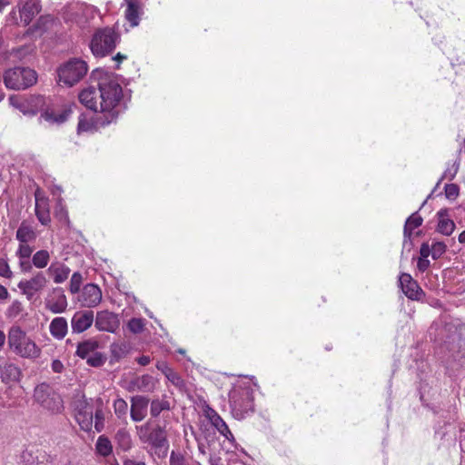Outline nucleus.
<instances>
[{"label": "nucleus", "instance_id": "obj_9", "mask_svg": "<svg viewBox=\"0 0 465 465\" xmlns=\"http://www.w3.org/2000/svg\"><path fill=\"white\" fill-rule=\"evenodd\" d=\"M75 419L81 429L90 431L93 427L94 406L83 396L75 401Z\"/></svg>", "mask_w": 465, "mask_h": 465}, {"label": "nucleus", "instance_id": "obj_49", "mask_svg": "<svg viewBox=\"0 0 465 465\" xmlns=\"http://www.w3.org/2000/svg\"><path fill=\"white\" fill-rule=\"evenodd\" d=\"M458 170H459V164L455 163L450 168L447 169L444 172L443 175L438 182L436 187H438L439 184L441 183V181L444 179H449L450 181L453 180L458 173Z\"/></svg>", "mask_w": 465, "mask_h": 465}, {"label": "nucleus", "instance_id": "obj_19", "mask_svg": "<svg viewBox=\"0 0 465 465\" xmlns=\"http://www.w3.org/2000/svg\"><path fill=\"white\" fill-rule=\"evenodd\" d=\"M98 93L95 87L89 86L80 92L79 101L88 109L98 112L100 111V104H97Z\"/></svg>", "mask_w": 465, "mask_h": 465}, {"label": "nucleus", "instance_id": "obj_21", "mask_svg": "<svg viewBox=\"0 0 465 465\" xmlns=\"http://www.w3.org/2000/svg\"><path fill=\"white\" fill-rule=\"evenodd\" d=\"M437 216L439 219L437 232L447 236L450 235L455 229V223L449 218V210L446 208L440 209Z\"/></svg>", "mask_w": 465, "mask_h": 465}, {"label": "nucleus", "instance_id": "obj_3", "mask_svg": "<svg viewBox=\"0 0 465 465\" xmlns=\"http://www.w3.org/2000/svg\"><path fill=\"white\" fill-rule=\"evenodd\" d=\"M120 41V35L112 27L97 29L92 36L90 49L96 57H104L113 53Z\"/></svg>", "mask_w": 465, "mask_h": 465}, {"label": "nucleus", "instance_id": "obj_44", "mask_svg": "<svg viewBox=\"0 0 465 465\" xmlns=\"http://www.w3.org/2000/svg\"><path fill=\"white\" fill-rule=\"evenodd\" d=\"M83 282V276L80 272H76L73 273L70 280V292L74 294L80 291L81 284Z\"/></svg>", "mask_w": 465, "mask_h": 465}, {"label": "nucleus", "instance_id": "obj_61", "mask_svg": "<svg viewBox=\"0 0 465 465\" xmlns=\"http://www.w3.org/2000/svg\"><path fill=\"white\" fill-rule=\"evenodd\" d=\"M220 460H221V459L219 457H216V456L211 455L210 458H209V461H210L211 465H218Z\"/></svg>", "mask_w": 465, "mask_h": 465}, {"label": "nucleus", "instance_id": "obj_42", "mask_svg": "<svg viewBox=\"0 0 465 465\" xmlns=\"http://www.w3.org/2000/svg\"><path fill=\"white\" fill-rule=\"evenodd\" d=\"M166 379L179 390H183L185 388V382L183 379L178 372L174 371H169Z\"/></svg>", "mask_w": 465, "mask_h": 465}, {"label": "nucleus", "instance_id": "obj_33", "mask_svg": "<svg viewBox=\"0 0 465 465\" xmlns=\"http://www.w3.org/2000/svg\"><path fill=\"white\" fill-rule=\"evenodd\" d=\"M95 412H94V428L97 431H101L104 428V413L103 411L104 401L101 398L94 401Z\"/></svg>", "mask_w": 465, "mask_h": 465}, {"label": "nucleus", "instance_id": "obj_50", "mask_svg": "<svg viewBox=\"0 0 465 465\" xmlns=\"http://www.w3.org/2000/svg\"><path fill=\"white\" fill-rule=\"evenodd\" d=\"M12 275L13 272H11L7 262L4 259H0V276L10 279Z\"/></svg>", "mask_w": 465, "mask_h": 465}, {"label": "nucleus", "instance_id": "obj_5", "mask_svg": "<svg viewBox=\"0 0 465 465\" xmlns=\"http://www.w3.org/2000/svg\"><path fill=\"white\" fill-rule=\"evenodd\" d=\"M37 81L36 72L27 67H15L5 73L4 82L7 88L24 90Z\"/></svg>", "mask_w": 465, "mask_h": 465}, {"label": "nucleus", "instance_id": "obj_55", "mask_svg": "<svg viewBox=\"0 0 465 465\" xmlns=\"http://www.w3.org/2000/svg\"><path fill=\"white\" fill-rule=\"evenodd\" d=\"M52 370L55 373H61L64 370V364L59 360H54L52 361Z\"/></svg>", "mask_w": 465, "mask_h": 465}, {"label": "nucleus", "instance_id": "obj_35", "mask_svg": "<svg viewBox=\"0 0 465 465\" xmlns=\"http://www.w3.org/2000/svg\"><path fill=\"white\" fill-rule=\"evenodd\" d=\"M50 260V254L46 250H40L36 252L32 258V263L38 269H43L47 266Z\"/></svg>", "mask_w": 465, "mask_h": 465}, {"label": "nucleus", "instance_id": "obj_40", "mask_svg": "<svg viewBox=\"0 0 465 465\" xmlns=\"http://www.w3.org/2000/svg\"><path fill=\"white\" fill-rule=\"evenodd\" d=\"M106 357L98 351L94 352L86 358L88 365L92 367H101L104 364Z\"/></svg>", "mask_w": 465, "mask_h": 465}, {"label": "nucleus", "instance_id": "obj_54", "mask_svg": "<svg viewBox=\"0 0 465 465\" xmlns=\"http://www.w3.org/2000/svg\"><path fill=\"white\" fill-rule=\"evenodd\" d=\"M32 264L29 261V259H22L19 262V266L22 270V272H27L32 270Z\"/></svg>", "mask_w": 465, "mask_h": 465}, {"label": "nucleus", "instance_id": "obj_6", "mask_svg": "<svg viewBox=\"0 0 465 465\" xmlns=\"http://www.w3.org/2000/svg\"><path fill=\"white\" fill-rule=\"evenodd\" d=\"M139 437L143 442L151 446L158 458H163L167 455L169 443L166 433L162 427L156 426L149 431L147 425L142 426L139 430Z\"/></svg>", "mask_w": 465, "mask_h": 465}, {"label": "nucleus", "instance_id": "obj_32", "mask_svg": "<svg viewBox=\"0 0 465 465\" xmlns=\"http://www.w3.org/2000/svg\"><path fill=\"white\" fill-rule=\"evenodd\" d=\"M26 98L29 107V115H35L45 105V97L42 95H30Z\"/></svg>", "mask_w": 465, "mask_h": 465}, {"label": "nucleus", "instance_id": "obj_18", "mask_svg": "<svg viewBox=\"0 0 465 465\" xmlns=\"http://www.w3.org/2000/svg\"><path fill=\"white\" fill-rule=\"evenodd\" d=\"M35 215L43 225H47L51 222L48 199L40 196L39 191L35 192Z\"/></svg>", "mask_w": 465, "mask_h": 465}, {"label": "nucleus", "instance_id": "obj_28", "mask_svg": "<svg viewBox=\"0 0 465 465\" xmlns=\"http://www.w3.org/2000/svg\"><path fill=\"white\" fill-rule=\"evenodd\" d=\"M98 347L99 342L97 341L89 339L78 344L75 353L78 357L86 359L88 356L95 352Z\"/></svg>", "mask_w": 465, "mask_h": 465}, {"label": "nucleus", "instance_id": "obj_2", "mask_svg": "<svg viewBox=\"0 0 465 465\" xmlns=\"http://www.w3.org/2000/svg\"><path fill=\"white\" fill-rule=\"evenodd\" d=\"M7 343L9 349L22 358L37 359L41 355V348L20 326L14 325L9 329Z\"/></svg>", "mask_w": 465, "mask_h": 465}, {"label": "nucleus", "instance_id": "obj_38", "mask_svg": "<svg viewBox=\"0 0 465 465\" xmlns=\"http://www.w3.org/2000/svg\"><path fill=\"white\" fill-rule=\"evenodd\" d=\"M9 103L12 106L18 109L24 114H29V107L27 105L26 98L18 95H11Z\"/></svg>", "mask_w": 465, "mask_h": 465}, {"label": "nucleus", "instance_id": "obj_53", "mask_svg": "<svg viewBox=\"0 0 465 465\" xmlns=\"http://www.w3.org/2000/svg\"><path fill=\"white\" fill-rule=\"evenodd\" d=\"M417 267L420 272H423L430 267V261L425 258H419Z\"/></svg>", "mask_w": 465, "mask_h": 465}, {"label": "nucleus", "instance_id": "obj_17", "mask_svg": "<svg viewBox=\"0 0 465 465\" xmlns=\"http://www.w3.org/2000/svg\"><path fill=\"white\" fill-rule=\"evenodd\" d=\"M126 3L125 19L132 27H135L140 23V17L143 15V4L140 0H124Z\"/></svg>", "mask_w": 465, "mask_h": 465}, {"label": "nucleus", "instance_id": "obj_16", "mask_svg": "<svg viewBox=\"0 0 465 465\" xmlns=\"http://www.w3.org/2000/svg\"><path fill=\"white\" fill-rule=\"evenodd\" d=\"M148 404L149 399L145 396L137 395L132 397L130 409L131 419L135 422L143 420L147 415Z\"/></svg>", "mask_w": 465, "mask_h": 465}, {"label": "nucleus", "instance_id": "obj_24", "mask_svg": "<svg viewBox=\"0 0 465 465\" xmlns=\"http://www.w3.org/2000/svg\"><path fill=\"white\" fill-rule=\"evenodd\" d=\"M49 330L52 336L55 339H64L68 331V323L66 319L64 317H56L53 319L50 323Z\"/></svg>", "mask_w": 465, "mask_h": 465}, {"label": "nucleus", "instance_id": "obj_58", "mask_svg": "<svg viewBox=\"0 0 465 465\" xmlns=\"http://www.w3.org/2000/svg\"><path fill=\"white\" fill-rule=\"evenodd\" d=\"M150 357L145 355H143L137 359V362L142 366H146L150 363Z\"/></svg>", "mask_w": 465, "mask_h": 465}, {"label": "nucleus", "instance_id": "obj_22", "mask_svg": "<svg viewBox=\"0 0 465 465\" xmlns=\"http://www.w3.org/2000/svg\"><path fill=\"white\" fill-rule=\"evenodd\" d=\"M21 370L14 363L0 365V378L5 383L16 382L20 380Z\"/></svg>", "mask_w": 465, "mask_h": 465}, {"label": "nucleus", "instance_id": "obj_4", "mask_svg": "<svg viewBox=\"0 0 465 465\" xmlns=\"http://www.w3.org/2000/svg\"><path fill=\"white\" fill-rule=\"evenodd\" d=\"M88 65L80 58H72L57 69L58 83L71 87L80 82L87 74Z\"/></svg>", "mask_w": 465, "mask_h": 465}, {"label": "nucleus", "instance_id": "obj_47", "mask_svg": "<svg viewBox=\"0 0 465 465\" xmlns=\"http://www.w3.org/2000/svg\"><path fill=\"white\" fill-rule=\"evenodd\" d=\"M33 248L29 246L27 243H21L18 247V250L16 251V256L22 260V259H29L32 255Z\"/></svg>", "mask_w": 465, "mask_h": 465}, {"label": "nucleus", "instance_id": "obj_10", "mask_svg": "<svg viewBox=\"0 0 465 465\" xmlns=\"http://www.w3.org/2000/svg\"><path fill=\"white\" fill-rule=\"evenodd\" d=\"M22 460L25 465H49L53 458L45 450L32 446L22 453Z\"/></svg>", "mask_w": 465, "mask_h": 465}, {"label": "nucleus", "instance_id": "obj_64", "mask_svg": "<svg viewBox=\"0 0 465 465\" xmlns=\"http://www.w3.org/2000/svg\"><path fill=\"white\" fill-rule=\"evenodd\" d=\"M459 242L460 243H465V231L460 233L459 235Z\"/></svg>", "mask_w": 465, "mask_h": 465}, {"label": "nucleus", "instance_id": "obj_48", "mask_svg": "<svg viewBox=\"0 0 465 465\" xmlns=\"http://www.w3.org/2000/svg\"><path fill=\"white\" fill-rule=\"evenodd\" d=\"M445 195L450 200H455L459 196L460 188L456 183H448L445 185Z\"/></svg>", "mask_w": 465, "mask_h": 465}, {"label": "nucleus", "instance_id": "obj_15", "mask_svg": "<svg viewBox=\"0 0 465 465\" xmlns=\"http://www.w3.org/2000/svg\"><path fill=\"white\" fill-rule=\"evenodd\" d=\"M79 301L84 307H95L102 301V291L96 284L88 283L84 285Z\"/></svg>", "mask_w": 465, "mask_h": 465}, {"label": "nucleus", "instance_id": "obj_51", "mask_svg": "<svg viewBox=\"0 0 465 465\" xmlns=\"http://www.w3.org/2000/svg\"><path fill=\"white\" fill-rule=\"evenodd\" d=\"M92 124L84 118V116L82 114L79 118L77 130L78 132H87L91 130Z\"/></svg>", "mask_w": 465, "mask_h": 465}, {"label": "nucleus", "instance_id": "obj_23", "mask_svg": "<svg viewBox=\"0 0 465 465\" xmlns=\"http://www.w3.org/2000/svg\"><path fill=\"white\" fill-rule=\"evenodd\" d=\"M54 292V293H58L57 298L55 300L47 301L45 307L53 313H62L66 311L68 306L67 299L61 289H56Z\"/></svg>", "mask_w": 465, "mask_h": 465}, {"label": "nucleus", "instance_id": "obj_57", "mask_svg": "<svg viewBox=\"0 0 465 465\" xmlns=\"http://www.w3.org/2000/svg\"><path fill=\"white\" fill-rule=\"evenodd\" d=\"M158 370L162 371V372L164 374L165 377H167V374L169 371H173V370L167 366L166 363L163 362L157 365Z\"/></svg>", "mask_w": 465, "mask_h": 465}, {"label": "nucleus", "instance_id": "obj_39", "mask_svg": "<svg viewBox=\"0 0 465 465\" xmlns=\"http://www.w3.org/2000/svg\"><path fill=\"white\" fill-rule=\"evenodd\" d=\"M114 409L115 415L122 419L126 418L127 411H128V405L127 402L124 399H117L114 402Z\"/></svg>", "mask_w": 465, "mask_h": 465}, {"label": "nucleus", "instance_id": "obj_45", "mask_svg": "<svg viewBox=\"0 0 465 465\" xmlns=\"http://www.w3.org/2000/svg\"><path fill=\"white\" fill-rule=\"evenodd\" d=\"M170 465H190V463L183 453L173 450L170 455Z\"/></svg>", "mask_w": 465, "mask_h": 465}, {"label": "nucleus", "instance_id": "obj_46", "mask_svg": "<svg viewBox=\"0 0 465 465\" xmlns=\"http://www.w3.org/2000/svg\"><path fill=\"white\" fill-rule=\"evenodd\" d=\"M430 247H431V257L434 260L439 259L446 252V249H447V246L443 242H433Z\"/></svg>", "mask_w": 465, "mask_h": 465}, {"label": "nucleus", "instance_id": "obj_8", "mask_svg": "<svg viewBox=\"0 0 465 465\" xmlns=\"http://www.w3.org/2000/svg\"><path fill=\"white\" fill-rule=\"evenodd\" d=\"M229 400L232 413L238 420L243 419L248 412L253 411L252 393L248 389L232 391Z\"/></svg>", "mask_w": 465, "mask_h": 465}, {"label": "nucleus", "instance_id": "obj_37", "mask_svg": "<svg viewBox=\"0 0 465 465\" xmlns=\"http://www.w3.org/2000/svg\"><path fill=\"white\" fill-rule=\"evenodd\" d=\"M170 410V403L166 400H153L151 402L150 412L153 417H157L163 411Z\"/></svg>", "mask_w": 465, "mask_h": 465}, {"label": "nucleus", "instance_id": "obj_1", "mask_svg": "<svg viewBox=\"0 0 465 465\" xmlns=\"http://www.w3.org/2000/svg\"><path fill=\"white\" fill-rule=\"evenodd\" d=\"M100 101V114L95 118V124L105 126L114 122L119 114L117 109L123 97V89L113 75H106L98 83Z\"/></svg>", "mask_w": 465, "mask_h": 465}, {"label": "nucleus", "instance_id": "obj_27", "mask_svg": "<svg viewBox=\"0 0 465 465\" xmlns=\"http://www.w3.org/2000/svg\"><path fill=\"white\" fill-rule=\"evenodd\" d=\"M71 112V109H63L58 112L54 110H46L42 114V117L45 121L53 124H63L68 119Z\"/></svg>", "mask_w": 465, "mask_h": 465}, {"label": "nucleus", "instance_id": "obj_20", "mask_svg": "<svg viewBox=\"0 0 465 465\" xmlns=\"http://www.w3.org/2000/svg\"><path fill=\"white\" fill-rule=\"evenodd\" d=\"M40 11V0H25L23 8L20 11L21 20L24 22L25 25H29Z\"/></svg>", "mask_w": 465, "mask_h": 465}, {"label": "nucleus", "instance_id": "obj_63", "mask_svg": "<svg viewBox=\"0 0 465 465\" xmlns=\"http://www.w3.org/2000/svg\"><path fill=\"white\" fill-rule=\"evenodd\" d=\"M198 449L202 454H206L205 445L203 443H199Z\"/></svg>", "mask_w": 465, "mask_h": 465}, {"label": "nucleus", "instance_id": "obj_7", "mask_svg": "<svg viewBox=\"0 0 465 465\" xmlns=\"http://www.w3.org/2000/svg\"><path fill=\"white\" fill-rule=\"evenodd\" d=\"M34 397L37 403L52 414L61 413L64 410L61 395L46 383L35 388Z\"/></svg>", "mask_w": 465, "mask_h": 465}, {"label": "nucleus", "instance_id": "obj_25", "mask_svg": "<svg viewBox=\"0 0 465 465\" xmlns=\"http://www.w3.org/2000/svg\"><path fill=\"white\" fill-rule=\"evenodd\" d=\"M15 237L21 243H27L35 241L37 234L26 221H23L16 231Z\"/></svg>", "mask_w": 465, "mask_h": 465}, {"label": "nucleus", "instance_id": "obj_29", "mask_svg": "<svg viewBox=\"0 0 465 465\" xmlns=\"http://www.w3.org/2000/svg\"><path fill=\"white\" fill-rule=\"evenodd\" d=\"M210 420L217 430L226 439L230 440V438H233L225 421L216 412L210 417Z\"/></svg>", "mask_w": 465, "mask_h": 465}, {"label": "nucleus", "instance_id": "obj_36", "mask_svg": "<svg viewBox=\"0 0 465 465\" xmlns=\"http://www.w3.org/2000/svg\"><path fill=\"white\" fill-rule=\"evenodd\" d=\"M95 449L97 453L100 455L106 457L109 454H111L113 450V447L111 444V441L108 440V438L104 436H100L96 441Z\"/></svg>", "mask_w": 465, "mask_h": 465}, {"label": "nucleus", "instance_id": "obj_30", "mask_svg": "<svg viewBox=\"0 0 465 465\" xmlns=\"http://www.w3.org/2000/svg\"><path fill=\"white\" fill-rule=\"evenodd\" d=\"M422 218L418 213H412L406 221L404 226V237L411 239V232L415 228H418L422 223Z\"/></svg>", "mask_w": 465, "mask_h": 465}, {"label": "nucleus", "instance_id": "obj_56", "mask_svg": "<svg viewBox=\"0 0 465 465\" xmlns=\"http://www.w3.org/2000/svg\"><path fill=\"white\" fill-rule=\"evenodd\" d=\"M118 439H122L123 441L128 446L130 444V435L124 430H119L116 434Z\"/></svg>", "mask_w": 465, "mask_h": 465}, {"label": "nucleus", "instance_id": "obj_11", "mask_svg": "<svg viewBox=\"0 0 465 465\" xmlns=\"http://www.w3.org/2000/svg\"><path fill=\"white\" fill-rule=\"evenodd\" d=\"M120 325L118 315L108 312L101 311L96 313L94 326L100 331L114 332Z\"/></svg>", "mask_w": 465, "mask_h": 465}, {"label": "nucleus", "instance_id": "obj_52", "mask_svg": "<svg viewBox=\"0 0 465 465\" xmlns=\"http://www.w3.org/2000/svg\"><path fill=\"white\" fill-rule=\"evenodd\" d=\"M420 257L427 259L431 254V247L427 242H423L420 249Z\"/></svg>", "mask_w": 465, "mask_h": 465}, {"label": "nucleus", "instance_id": "obj_34", "mask_svg": "<svg viewBox=\"0 0 465 465\" xmlns=\"http://www.w3.org/2000/svg\"><path fill=\"white\" fill-rule=\"evenodd\" d=\"M130 346L126 342H117L111 345L112 358L119 361L124 358L129 352Z\"/></svg>", "mask_w": 465, "mask_h": 465}, {"label": "nucleus", "instance_id": "obj_43", "mask_svg": "<svg viewBox=\"0 0 465 465\" xmlns=\"http://www.w3.org/2000/svg\"><path fill=\"white\" fill-rule=\"evenodd\" d=\"M24 310L23 304L21 302L15 300L12 302L6 312V316L8 318H16L19 316Z\"/></svg>", "mask_w": 465, "mask_h": 465}, {"label": "nucleus", "instance_id": "obj_14", "mask_svg": "<svg viewBox=\"0 0 465 465\" xmlns=\"http://www.w3.org/2000/svg\"><path fill=\"white\" fill-rule=\"evenodd\" d=\"M399 282L402 292L409 299L420 301L424 295L421 288L409 273H401Z\"/></svg>", "mask_w": 465, "mask_h": 465}, {"label": "nucleus", "instance_id": "obj_13", "mask_svg": "<svg viewBox=\"0 0 465 465\" xmlns=\"http://www.w3.org/2000/svg\"><path fill=\"white\" fill-rule=\"evenodd\" d=\"M94 322V312L91 310L76 312L72 320L71 327L74 333H82L90 328Z\"/></svg>", "mask_w": 465, "mask_h": 465}, {"label": "nucleus", "instance_id": "obj_62", "mask_svg": "<svg viewBox=\"0 0 465 465\" xmlns=\"http://www.w3.org/2000/svg\"><path fill=\"white\" fill-rule=\"evenodd\" d=\"M127 58L126 55L122 54L121 53L116 54V55L114 57V61L121 62L123 60H125Z\"/></svg>", "mask_w": 465, "mask_h": 465}, {"label": "nucleus", "instance_id": "obj_60", "mask_svg": "<svg viewBox=\"0 0 465 465\" xmlns=\"http://www.w3.org/2000/svg\"><path fill=\"white\" fill-rule=\"evenodd\" d=\"M124 465H146L143 461H136L134 460L126 459Z\"/></svg>", "mask_w": 465, "mask_h": 465}, {"label": "nucleus", "instance_id": "obj_41", "mask_svg": "<svg viewBox=\"0 0 465 465\" xmlns=\"http://www.w3.org/2000/svg\"><path fill=\"white\" fill-rule=\"evenodd\" d=\"M127 328L134 334L141 333L144 329L143 320L140 318H133L128 322Z\"/></svg>", "mask_w": 465, "mask_h": 465}, {"label": "nucleus", "instance_id": "obj_59", "mask_svg": "<svg viewBox=\"0 0 465 465\" xmlns=\"http://www.w3.org/2000/svg\"><path fill=\"white\" fill-rule=\"evenodd\" d=\"M9 297L7 289L0 284V300H6Z\"/></svg>", "mask_w": 465, "mask_h": 465}, {"label": "nucleus", "instance_id": "obj_31", "mask_svg": "<svg viewBox=\"0 0 465 465\" xmlns=\"http://www.w3.org/2000/svg\"><path fill=\"white\" fill-rule=\"evenodd\" d=\"M48 272L54 274V282L55 283L64 282L70 273V269L64 265L54 267L51 265L48 268Z\"/></svg>", "mask_w": 465, "mask_h": 465}, {"label": "nucleus", "instance_id": "obj_12", "mask_svg": "<svg viewBox=\"0 0 465 465\" xmlns=\"http://www.w3.org/2000/svg\"><path fill=\"white\" fill-rule=\"evenodd\" d=\"M47 283V279L42 272H38L32 279L21 281L18 288L27 299H31L36 292L42 291Z\"/></svg>", "mask_w": 465, "mask_h": 465}, {"label": "nucleus", "instance_id": "obj_26", "mask_svg": "<svg viewBox=\"0 0 465 465\" xmlns=\"http://www.w3.org/2000/svg\"><path fill=\"white\" fill-rule=\"evenodd\" d=\"M131 385L134 390L143 392H152L154 390L155 382L153 377L150 375H143L134 379Z\"/></svg>", "mask_w": 465, "mask_h": 465}]
</instances>
